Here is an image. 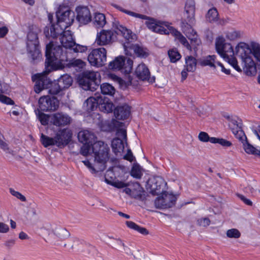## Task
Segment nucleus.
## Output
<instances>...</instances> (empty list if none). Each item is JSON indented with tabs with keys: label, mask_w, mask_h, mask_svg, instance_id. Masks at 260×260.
Listing matches in <instances>:
<instances>
[{
	"label": "nucleus",
	"mask_w": 260,
	"mask_h": 260,
	"mask_svg": "<svg viewBox=\"0 0 260 260\" xmlns=\"http://www.w3.org/2000/svg\"><path fill=\"white\" fill-rule=\"evenodd\" d=\"M184 9V20L182 22L183 26L186 25V23H192L194 20L195 2L194 0H187Z\"/></svg>",
	"instance_id": "f3484780"
},
{
	"label": "nucleus",
	"mask_w": 260,
	"mask_h": 260,
	"mask_svg": "<svg viewBox=\"0 0 260 260\" xmlns=\"http://www.w3.org/2000/svg\"><path fill=\"white\" fill-rule=\"evenodd\" d=\"M118 137L113 139L111 142V147L113 152L117 155L118 153L123 152L124 146L123 140H126V132L125 129H119L117 132Z\"/></svg>",
	"instance_id": "4468645a"
},
{
	"label": "nucleus",
	"mask_w": 260,
	"mask_h": 260,
	"mask_svg": "<svg viewBox=\"0 0 260 260\" xmlns=\"http://www.w3.org/2000/svg\"><path fill=\"white\" fill-rule=\"evenodd\" d=\"M77 19L82 24H86L91 20V15L86 7H78L76 8Z\"/></svg>",
	"instance_id": "4be33fe9"
},
{
	"label": "nucleus",
	"mask_w": 260,
	"mask_h": 260,
	"mask_svg": "<svg viewBox=\"0 0 260 260\" xmlns=\"http://www.w3.org/2000/svg\"><path fill=\"white\" fill-rule=\"evenodd\" d=\"M211 143L213 144L218 143L223 147H230L232 145V143L229 141L222 138L220 139L215 137L211 139Z\"/></svg>",
	"instance_id": "09e8293b"
},
{
	"label": "nucleus",
	"mask_w": 260,
	"mask_h": 260,
	"mask_svg": "<svg viewBox=\"0 0 260 260\" xmlns=\"http://www.w3.org/2000/svg\"><path fill=\"white\" fill-rule=\"evenodd\" d=\"M93 143H83V145L80 148V153L84 156H87L91 153V146Z\"/></svg>",
	"instance_id": "49530a36"
},
{
	"label": "nucleus",
	"mask_w": 260,
	"mask_h": 260,
	"mask_svg": "<svg viewBox=\"0 0 260 260\" xmlns=\"http://www.w3.org/2000/svg\"><path fill=\"white\" fill-rule=\"evenodd\" d=\"M251 53L258 61H260V45L255 42L251 43Z\"/></svg>",
	"instance_id": "37998d69"
},
{
	"label": "nucleus",
	"mask_w": 260,
	"mask_h": 260,
	"mask_svg": "<svg viewBox=\"0 0 260 260\" xmlns=\"http://www.w3.org/2000/svg\"><path fill=\"white\" fill-rule=\"evenodd\" d=\"M176 201L175 197L171 194H165L164 197H158L154 201L156 208L163 209L172 207Z\"/></svg>",
	"instance_id": "6ab92c4d"
},
{
	"label": "nucleus",
	"mask_w": 260,
	"mask_h": 260,
	"mask_svg": "<svg viewBox=\"0 0 260 260\" xmlns=\"http://www.w3.org/2000/svg\"><path fill=\"white\" fill-rule=\"evenodd\" d=\"M226 236L230 238L237 239L240 237L241 233L239 231L236 229H231L228 230L226 233Z\"/></svg>",
	"instance_id": "603ef678"
},
{
	"label": "nucleus",
	"mask_w": 260,
	"mask_h": 260,
	"mask_svg": "<svg viewBox=\"0 0 260 260\" xmlns=\"http://www.w3.org/2000/svg\"><path fill=\"white\" fill-rule=\"evenodd\" d=\"M86 65V63L80 59H72L69 60L66 59L64 62H62L59 68L61 69L65 67L69 68H73L76 71H81L83 69Z\"/></svg>",
	"instance_id": "393cba45"
},
{
	"label": "nucleus",
	"mask_w": 260,
	"mask_h": 260,
	"mask_svg": "<svg viewBox=\"0 0 260 260\" xmlns=\"http://www.w3.org/2000/svg\"><path fill=\"white\" fill-rule=\"evenodd\" d=\"M40 141L42 145L45 147H48L50 146L55 145V137L51 138L43 134H41Z\"/></svg>",
	"instance_id": "ea45409f"
},
{
	"label": "nucleus",
	"mask_w": 260,
	"mask_h": 260,
	"mask_svg": "<svg viewBox=\"0 0 260 260\" xmlns=\"http://www.w3.org/2000/svg\"><path fill=\"white\" fill-rule=\"evenodd\" d=\"M112 244L113 245V246L121 251L122 250V247L123 246H124V243L120 239H115L112 242Z\"/></svg>",
	"instance_id": "4d7b16f0"
},
{
	"label": "nucleus",
	"mask_w": 260,
	"mask_h": 260,
	"mask_svg": "<svg viewBox=\"0 0 260 260\" xmlns=\"http://www.w3.org/2000/svg\"><path fill=\"white\" fill-rule=\"evenodd\" d=\"M215 48L217 53L225 61L229 62L236 71L242 72L241 69L238 65L237 59L234 56L235 52L231 44L225 42V40L222 36L216 38Z\"/></svg>",
	"instance_id": "39448f33"
},
{
	"label": "nucleus",
	"mask_w": 260,
	"mask_h": 260,
	"mask_svg": "<svg viewBox=\"0 0 260 260\" xmlns=\"http://www.w3.org/2000/svg\"><path fill=\"white\" fill-rule=\"evenodd\" d=\"M27 39L29 41L36 42L38 39V34L34 31H29L27 34Z\"/></svg>",
	"instance_id": "e2e57ef3"
},
{
	"label": "nucleus",
	"mask_w": 260,
	"mask_h": 260,
	"mask_svg": "<svg viewBox=\"0 0 260 260\" xmlns=\"http://www.w3.org/2000/svg\"><path fill=\"white\" fill-rule=\"evenodd\" d=\"M111 184L113 186L118 188H121L126 186V184L125 183L122 181H119L113 182L112 183H111Z\"/></svg>",
	"instance_id": "69168bd1"
},
{
	"label": "nucleus",
	"mask_w": 260,
	"mask_h": 260,
	"mask_svg": "<svg viewBox=\"0 0 260 260\" xmlns=\"http://www.w3.org/2000/svg\"><path fill=\"white\" fill-rule=\"evenodd\" d=\"M147 18L146 19L148 20L146 21L145 24L147 27L152 30L153 31L155 32L156 30V26L158 25L159 21H156L154 19L152 18H150L146 16Z\"/></svg>",
	"instance_id": "de8ad7c7"
},
{
	"label": "nucleus",
	"mask_w": 260,
	"mask_h": 260,
	"mask_svg": "<svg viewBox=\"0 0 260 260\" xmlns=\"http://www.w3.org/2000/svg\"><path fill=\"white\" fill-rule=\"evenodd\" d=\"M38 118L42 125H47L49 121V116L41 112H39Z\"/></svg>",
	"instance_id": "5fc2aeb1"
},
{
	"label": "nucleus",
	"mask_w": 260,
	"mask_h": 260,
	"mask_svg": "<svg viewBox=\"0 0 260 260\" xmlns=\"http://www.w3.org/2000/svg\"><path fill=\"white\" fill-rule=\"evenodd\" d=\"M56 16L57 20L56 24H51L44 28V34L47 38H56L62 30H65L74 21V12L67 7L60 6L56 12Z\"/></svg>",
	"instance_id": "f03ea898"
},
{
	"label": "nucleus",
	"mask_w": 260,
	"mask_h": 260,
	"mask_svg": "<svg viewBox=\"0 0 260 260\" xmlns=\"http://www.w3.org/2000/svg\"><path fill=\"white\" fill-rule=\"evenodd\" d=\"M167 183L164 179L160 176L154 177L150 181V193L153 195L166 192L165 191Z\"/></svg>",
	"instance_id": "2eb2a0df"
},
{
	"label": "nucleus",
	"mask_w": 260,
	"mask_h": 260,
	"mask_svg": "<svg viewBox=\"0 0 260 260\" xmlns=\"http://www.w3.org/2000/svg\"><path fill=\"white\" fill-rule=\"evenodd\" d=\"M253 133L257 137V138L260 140V136L257 133V131L256 129L253 130ZM243 144V148L245 151L247 153L252 154L254 155H258L260 156V150L257 149L255 147H254L252 145L249 144L247 141V137H246L245 140H239Z\"/></svg>",
	"instance_id": "a878e982"
},
{
	"label": "nucleus",
	"mask_w": 260,
	"mask_h": 260,
	"mask_svg": "<svg viewBox=\"0 0 260 260\" xmlns=\"http://www.w3.org/2000/svg\"><path fill=\"white\" fill-rule=\"evenodd\" d=\"M186 25H182L184 33L190 41V44L191 47H193L194 49H197V47L201 44V40L198 37L196 31L192 28L190 24L186 23Z\"/></svg>",
	"instance_id": "a211bd4d"
},
{
	"label": "nucleus",
	"mask_w": 260,
	"mask_h": 260,
	"mask_svg": "<svg viewBox=\"0 0 260 260\" xmlns=\"http://www.w3.org/2000/svg\"><path fill=\"white\" fill-rule=\"evenodd\" d=\"M53 234L61 241L68 238L70 236V232L65 228L57 226L53 230Z\"/></svg>",
	"instance_id": "473e14b6"
},
{
	"label": "nucleus",
	"mask_w": 260,
	"mask_h": 260,
	"mask_svg": "<svg viewBox=\"0 0 260 260\" xmlns=\"http://www.w3.org/2000/svg\"><path fill=\"white\" fill-rule=\"evenodd\" d=\"M114 33L112 30H102L97 34L95 43L99 46H104L110 44Z\"/></svg>",
	"instance_id": "412c9836"
},
{
	"label": "nucleus",
	"mask_w": 260,
	"mask_h": 260,
	"mask_svg": "<svg viewBox=\"0 0 260 260\" xmlns=\"http://www.w3.org/2000/svg\"><path fill=\"white\" fill-rule=\"evenodd\" d=\"M28 53L34 61L39 59L41 57L40 51L39 49L37 48L36 44H34V50L29 51Z\"/></svg>",
	"instance_id": "864d4df0"
},
{
	"label": "nucleus",
	"mask_w": 260,
	"mask_h": 260,
	"mask_svg": "<svg viewBox=\"0 0 260 260\" xmlns=\"http://www.w3.org/2000/svg\"><path fill=\"white\" fill-rule=\"evenodd\" d=\"M179 41L188 50H191V45L189 44L186 39L178 31L175 30L173 33Z\"/></svg>",
	"instance_id": "a19ab883"
},
{
	"label": "nucleus",
	"mask_w": 260,
	"mask_h": 260,
	"mask_svg": "<svg viewBox=\"0 0 260 260\" xmlns=\"http://www.w3.org/2000/svg\"><path fill=\"white\" fill-rule=\"evenodd\" d=\"M102 101V97L96 94H95L94 96L89 97L85 103V104L86 105L87 110L89 112L93 111L98 106L99 107V103Z\"/></svg>",
	"instance_id": "cd10ccee"
},
{
	"label": "nucleus",
	"mask_w": 260,
	"mask_h": 260,
	"mask_svg": "<svg viewBox=\"0 0 260 260\" xmlns=\"http://www.w3.org/2000/svg\"><path fill=\"white\" fill-rule=\"evenodd\" d=\"M51 121L56 126H64L71 122V117L63 113H56L52 115Z\"/></svg>",
	"instance_id": "b1692460"
},
{
	"label": "nucleus",
	"mask_w": 260,
	"mask_h": 260,
	"mask_svg": "<svg viewBox=\"0 0 260 260\" xmlns=\"http://www.w3.org/2000/svg\"><path fill=\"white\" fill-rule=\"evenodd\" d=\"M72 133L68 129H64L58 131L55 136V146L63 148L67 146L71 140Z\"/></svg>",
	"instance_id": "dca6fc26"
},
{
	"label": "nucleus",
	"mask_w": 260,
	"mask_h": 260,
	"mask_svg": "<svg viewBox=\"0 0 260 260\" xmlns=\"http://www.w3.org/2000/svg\"><path fill=\"white\" fill-rule=\"evenodd\" d=\"M8 91V86L5 83L0 80V102L8 105H13L14 102L10 98L7 97L3 93H6Z\"/></svg>",
	"instance_id": "2f4dec72"
},
{
	"label": "nucleus",
	"mask_w": 260,
	"mask_h": 260,
	"mask_svg": "<svg viewBox=\"0 0 260 260\" xmlns=\"http://www.w3.org/2000/svg\"><path fill=\"white\" fill-rule=\"evenodd\" d=\"M45 56L46 57V70L61 69L59 67L67 59L66 54L63 52L62 47L59 45H54L52 42L46 45Z\"/></svg>",
	"instance_id": "7ed1b4c3"
},
{
	"label": "nucleus",
	"mask_w": 260,
	"mask_h": 260,
	"mask_svg": "<svg viewBox=\"0 0 260 260\" xmlns=\"http://www.w3.org/2000/svg\"><path fill=\"white\" fill-rule=\"evenodd\" d=\"M9 230V228L7 224L3 222H0V233H7L8 232Z\"/></svg>",
	"instance_id": "774afa93"
},
{
	"label": "nucleus",
	"mask_w": 260,
	"mask_h": 260,
	"mask_svg": "<svg viewBox=\"0 0 260 260\" xmlns=\"http://www.w3.org/2000/svg\"><path fill=\"white\" fill-rule=\"evenodd\" d=\"M214 138V137H210L208 134L204 132H200L198 136L199 140L203 142H211V139Z\"/></svg>",
	"instance_id": "6e6d98bb"
},
{
	"label": "nucleus",
	"mask_w": 260,
	"mask_h": 260,
	"mask_svg": "<svg viewBox=\"0 0 260 260\" xmlns=\"http://www.w3.org/2000/svg\"><path fill=\"white\" fill-rule=\"evenodd\" d=\"M114 108L113 104L109 101L108 99H103L102 101L99 103V109L105 113H111L113 111Z\"/></svg>",
	"instance_id": "f704fd0d"
},
{
	"label": "nucleus",
	"mask_w": 260,
	"mask_h": 260,
	"mask_svg": "<svg viewBox=\"0 0 260 260\" xmlns=\"http://www.w3.org/2000/svg\"><path fill=\"white\" fill-rule=\"evenodd\" d=\"M79 141L82 143L91 144L94 142L95 135L87 130L81 131L78 133Z\"/></svg>",
	"instance_id": "bb28decb"
},
{
	"label": "nucleus",
	"mask_w": 260,
	"mask_h": 260,
	"mask_svg": "<svg viewBox=\"0 0 260 260\" xmlns=\"http://www.w3.org/2000/svg\"><path fill=\"white\" fill-rule=\"evenodd\" d=\"M10 192L13 196L16 197L20 201L22 202L26 201V198L23 195H22L20 192L15 191L14 189L12 188L10 189Z\"/></svg>",
	"instance_id": "bf43d9fd"
},
{
	"label": "nucleus",
	"mask_w": 260,
	"mask_h": 260,
	"mask_svg": "<svg viewBox=\"0 0 260 260\" xmlns=\"http://www.w3.org/2000/svg\"><path fill=\"white\" fill-rule=\"evenodd\" d=\"M131 108L127 104L116 107L114 111V115L117 119L125 120L129 118L131 115Z\"/></svg>",
	"instance_id": "5701e85b"
},
{
	"label": "nucleus",
	"mask_w": 260,
	"mask_h": 260,
	"mask_svg": "<svg viewBox=\"0 0 260 260\" xmlns=\"http://www.w3.org/2000/svg\"><path fill=\"white\" fill-rule=\"evenodd\" d=\"M168 55L172 62H176L181 58V55L176 49L168 51Z\"/></svg>",
	"instance_id": "c03bdc74"
},
{
	"label": "nucleus",
	"mask_w": 260,
	"mask_h": 260,
	"mask_svg": "<svg viewBox=\"0 0 260 260\" xmlns=\"http://www.w3.org/2000/svg\"><path fill=\"white\" fill-rule=\"evenodd\" d=\"M197 61L196 58L192 56H187L185 57V68L188 72H193L197 68Z\"/></svg>",
	"instance_id": "c9c22d12"
},
{
	"label": "nucleus",
	"mask_w": 260,
	"mask_h": 260,
	"mask_svg": "<svg viewBox=\"0 0 260 260\" xmlns=\"http://www.w3.org/2000/svg\"><path fill=\"white\" fill-rule=\"evenodd\" d=\"M98 74V72L86 71L82 73L81 77L79 78V84L85 90L93 91L96 90L99 86L96 83Z\"/></svg>",
	"instance_id": "6e6552de"
},
{
	"label": "nucleus",
	"mask_w": 260,
	"mask_h": 260,
	"mask_svg": "<svg viewBox=\"0 0 260 260\" xmlns=\"http://www.w3.org/2000/svg\"><path fill=\"white\" fill-rule=\"evenodd\" d=\"M225 38L230 41H234L241 36L240 32L239 31L232 30L225 32Z\"/></svg>",
	"instance_id": "a18cd8bd"
},
{
	"label": "nucleus",
	"mask_w": 260,
	"mask_h": 260,
	"mask_svg": "<svg viewBox=\"0 0 260 260\" xmlns=\"http://www.w3.org/2000/svg\"><path fill=\"white\" fill-rule=\"evenodd\" d=\"M126 48L124 51L127 56H132L133 54H136L139 57L145 58L149 54L147 49L140 47L138 45H134L133 43L130 46L126 44Z\"/></svg>",
	"instance_id": "aec40b11"
},
{
	"label": "nucleus",
	"mask_w": 260,
	"mask_h": 260,
	"mask_svg": "<svg viewBox=\"0 0 260 260\" xmlns=\"http://www.w3.org/2000/svg\"><path fill=\"white\" fill-rule=\"evenodd\" d=\"M210 220L207 217L201 218L197 220V223L199 226L206 227L210 224Z\"/></svg>",
	"instance_id": "13d9d810"
},
{
	"label": "nucleus",
	"mask_w": 260,
	"mask_h": 260,
	"mask_svg": "<svg viewBox=\"0 0 260 260\" xmlns=\"http://www.w3.org/2000/svg\"><path fill=\"white\" fill-rule=\"evenodd\" d=\"M59 35H60V42L64 48L70 49L75 53H83L87 50L86 46L75 43L70 30H62V32L59 34L57 37Z\"/></svg>",
	"instance_id": "0eeeda50"
},
{
	"label": "nucleus",
	"mask_w": 260,
	"mask_h": 260,
	"mask_svg": "<svg viewBox=\"0 0 260 260\" xmlns=\"http://www.w3.org/2000/svg\"><path fill=\"white\" fill-rule=\"evenodd\" d=\"M92 151L94 154L96 169L103 171L106 168V163L110 157V148L108 144L101 141L94 142Z\"/></svg>",
	"instance_id": "423d86ee"
},
{
	"label": "nucleus",
	"mask_w": 260,
	"mask_h": 260,
	"mask_svg": "<svg viewBox=\"0 0 260 260\" xmlns=\"http://www.w3.org/2000/svg\"><path fill=\"white\" fill-rule=\"evenodd\" d=\"M81 243V240L79 238L74 237L71 239V242L69 243V245L73 248L74 247H78Z\"/></svg>",
	"instance_id": "680f3d73"
},
{
	"label": "nucleus",
	"mask_w": 260,
	"mask_h": 260,
	"mask_svg": "<svg viewBox=\"0 0 260 260\" xmlns=\"http://www.w3.org/2000/svg\"><path fill=\"white\" fill-rule=\"evenodd\" d=\"M88 60L92 66L102 67L107 60V51L101 47L93 49L88 56Z\"/></svg>",
	"instance_id": "9b49d317"
},
{
	"label": "nucleus",
	"mask_w": 260,
	"mask_h": 260,
	"mask_svg": "<svg viewBox=\"0 0 260 260\" xmlns=\"http://www.w3.org/2000/svg\"><path fill=\"white\" fill-rule=\"evenodd\" d=\"M9 29L6 26L0 27V38H3L8 34Z\"/></svg>",
	"instance_id": "338daca9"
},
{
	"label": "nucleus",
	"mask_w": 260,
	"mask_h": 260,
	"mask_svg": "<svg viewBox=\"0 0 260 260\" xmlns=\"http://www.w3.org/2000/svg\"><path fill=\"white\" fill-rule=\"evenodd\" d=\"M131 175L134 178L140 179L142 176L141 167L139 165H134L131 170Z\"/></svg>",
	"instance_id": "8fccbe9b"
},
{
	"label": "nucleus",
	"mask_w": 260,
	"mask_h": 260,
	"mask_svg": "<svg viewBox=\"0 0 260 260\" xmlns=\"http://www.w3.org/2000/svg\"><path fill=\"white\" fill-rule=\"evenodd\" d=\"M106 19L105 15L101 13H95L93 19V24L96 28H102L106 24Z\"/></svg>",
	"instance_id": "72a5a7b5"
},
{
	"label": "nucleus",
	"mask_w": 260,
	"mask_h": 260,
	"mask_svg": "<svg viewBox=\"0 0 260 260\" xmlns=\"http://www.w3.org/2000/svg\"><path fill=\"white\" fill-rule=\"evenodd\" d=\"M215 55H209L204 58L199 59V64L201 66H210V67L215 68Z\"/></svg>",
	"instance_id": "4c0bfd02"
},
{
	"label": "nucleus",
	"mask_w": 260,
	"mask_h": 260,
	"mask_svg": "<svg viewBox=\"0 0 260 260\" xmlns=\"http://www.w3.org/2000/svg\"><path fill=\"white\" fill-rule=\"evenodd\" d=\"M234 52L242 60L244 73L249 76H254L256 74V67L254 61L250 56L251 50L249 45L244 42H240L236 46Z\"/></svg>",
	"instance_id": "20e7f679"
},
{
	"label": "nucleus",
	"mask_w": 260,
	"mask_h": 260,
	"mask_svg": "<svg viewBox=\"0 0 260 260\" xmlns=\"http://www.w3.org/2000/svg\"><path fill=\"white\" fill-rule=\"evenodd\" d=\"M229 121V126L238 140H245L246 135L242 130V120L237 117H226Z\"/></svg>",
	"instance_id": "ddd939ff"
},
{
	"label": "nucleus",
	"mask_w": 260,
	"mask_h": 260,
	"mask_svg": "<svg viewBox=\"0 0 260 260\" xmlns=\"http://www.w3.org/2000/svg\"><path fill=\"white\" fill-rule=\"evenodd\" d=\"M101 93L104 95L113 96L115 92V88L108 83H104L101 85Z\"/></svg>",
	"instance_id": "e433bc0d"
},
{
	"label": "nucleus",
	"mask_w": 260,
	"mask_h": 260,
	"mask_svg": "<svg viewBox=\"0 0 260 260\" xmlns=\"http://www.w3.org/2000/svg\"><path fill=\"white\" fill-rule=\"evenodd\" d=\"M125 223L129 229L137 231L143 235H146L149 234L148 231L146 228L141 227L132 221H126Z\"/></svg>",
	"instance_id": "58836bf2"
},
{
	"label": "nucleus",
	"mask_w": 260,
	"mask_h": 260,
	"mask_svg": "<svg viewBox=\"0 0 260 260\" xmlns=\"http://www.w3.org/2000/svg\"><path fill=\"white\" fill-rule=\"evenodd\" d=\"M133 61L127 58L125 62V58L119 56L111 61L109 64V68L112 70H119L125 74H129L133 68Z\"/></svg>",
	"instance_id": "9d476101"
},
{
	"label": "nucleus",
	"mask_w": 260,
	"mask_h": 260,
	"mask_svg": "<svg viewBox=\"0 0 260 260\" xmlns=\"http://www.w3.org/2000/svg\"><path fill=\"white\" fill-rule=\"evenodd\" d=\"M39 108L45 112H53L57 110L59 101L54 97L46 95L41 97L39 100Z\"/></svg>",
	"instance_id": "f8f14e48"
},
{
	"label": "nucleus",
	"mask_w": 260,
	"mask_h": 260,
	"mask_svg": "<svg viewBox=\"0 0 260 260\" xmlns=\"http://www.w3.org/2000/svg\"><path fill=\"white\" fill-rule=\"evenodd\" d=\"M113 6L114 7H115L116 9L119 10V11H120L125 14H127L129 15H131L132 16H133V17H135L136 18H139L141 19H146V18H147L146 16H145V15L136 13H135V12H132V11H128V10H126L125 9H124L121 7H120L117 5L113 4Z\"/></svg>",
	"instance_id": "79ce46f5"
},
{
	"label": "nucleus",
	"mask_w": 260,
	"mask_h": 260,
	"mask_svg": "<svg viewBox=\"0 0 260 260\" xmlns=\"http://www.w3.org/2000/svg\"><path fill=\"white\" fill-rule=\"evenodd\" d=\"M113 27L115 29V32L118 35L122 36L124 38V42L123 46L124 50L126 49V44L130 46L137 40V35L131 29L120 24L118 21L114 22Z\"/></svg>",
	"instance_id": "1a4fd4ad"
},
{
	"label": "nucleus",
	"mask_w": 260,
	"mask_h": 260,
	"mask_svg": "<svg viewBox=\"0 0 260 260\" xmlns=\"http://www.w3.org/2000/svg\"><path fill=\"white\" fill-rule=\"evenodd\" d=\"M155 32L160 34H169L170 33L173 34L175 29L171 26L168 22H159L158 25L156 26Z\"/></svg>",
	"instance_id": "7c9ffc66"
},
{
	"label": "nucleus",
	"mask_w": 260,
	"mask_h": 260,
	"mask_svg": "<svg viewBox=\"0 0 260 260\" xmlns=\"http://www.w3.org/2000/svg\"><path fill=\"white\" fill-rule=\"evenodd\" d=\"M51 71V70L48 69L42 73L37 74L32 76V80L35 82V91L39 93L43 89L48 88V92L50 94L62 95L64 94V90L72 85L73 78L70 75L65 74L51 82L47 77V75Z\"/></svg>",
	"instance_id": "f257e3e1"
},
{
	"label": "nucleus",
	"mask_w": 260,
	"mask_h": 260,
	"mask_svg": "<svg viewBox=\"0 0 260 260\" xmlns=\"http://www.w3.org/2000/svg\"><path fill=\"white\" fill-rule=\"evenodd\" d=\"M132 188H133L134 192L136 193L135 198H140L141 197L143 188L138 182L133 183Z\"/></svg>",
	"instance_id": "3c124183"
},
{
	"label": "nucleus",
	"mask_w": 260,
	"mask_h": 260,
	"mask_svg": "<svg viewBox=\"0 0 260 260\" xmlns=\"http://www.w3.org/2000/svg\"><path fill=\"white\" fill-rule=\"evenodd\" d=\"M206 19L207 21L210 23H217L218 24L223 25L224 24V21L223 20H220L218 22L219 20V15L217 10L215 8H212L209 9L206 15Z\"/></svg>",
	"instance_id": "c85d7f7f"
},
{
	"label": "nucleus",
	"mask_w": 260,
	"mask_h": 260,
	"mask_svg": "<svg viewBox=\"0 0 260 260\" xmlns=\"http://www.w3.org/2000/svg\"><path fill=\"white\" fill-rule=\"evenodd\" d=\"M237 197L241 199L245 204L249 205V206H252V202L249 199L245 198L243 195L237 193Z\"/></svg>",
	"instance_id": "0e129e2a"
},
{
	"label": "nucleus",
	"mask_w": 260,
	"mask_h": 260,
	"mask_svg": "<svg viewBox=\"0 0 260 260\" xmlns=\"http://www.w3.org/2000/svg\"><path fill=\"white\" fill-rule=\"evenodd\" d=\"M85 166H86L90 170L91 173L92 174H95L96 173L99 171L98 169L97 170L96 169L92 166V164L90 162V161L88 160H83L82 161Z\"/></svg>",
	"instance_id": "052dcab7"
},
{
	"label": "nucleus",
	"mask_w": 260,
	"mask_h": 260,
	"mask_svg": "<svg viewBox=\"0 0 260 260\" xmlns=\"http://www.w3.org/2000/svg\"><path fill=\"white\" fill-rule=\"evenodd\" d=\"M137 77L142 80H147L150 77V72L148 68L144 63L140 64L135 70Z\"/></svg>",
	"instance_id": "c756f323"
}]
</instances>
